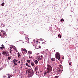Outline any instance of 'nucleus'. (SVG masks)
<instances>
[{"instance_id": "393cba45", "label": "nucleus", "mask_w": 78, "mask_h": 78, "mask_svg": "<svg viewBox=\"0 0 78 78\" xmlns=\"http://www.w3.org/2000/svg\"><path fill=\"white\" fill-rule=\"evenodd\" d=\"M59 67H60V68H61V67H62V65H60L59 66Z\"/></svg>"}, {"instance_id": "f704fd0d", "label": "nucleus", "mask_w": 78, "mask_h": 78, "mask_svg": "<svg viewBox=\"0 0 78 78\" xmlns=\"http://www.w3.org/2000/svg\"><path fill=\"white\" fill-rule=\"evenodd\" d=\"M47 74V72H45V73H44V75H46V74Z\"/></svg>"}, {"instance_id": "f03ea898", "label": "nucleus", "mask_w": 78, "mask_h": 78, "mask_svg": "<svg viewBox=\"0 0 78 78\" xmlns=\"http://www.w3.org/2000/svg\"><path fill=\"white\" fill-rule=\"evenodd\" d=\"M47 69L48 71L47 73H49L52 70V67L51 66V65H49V64H48L47 65Z\"/></svg>"}, {"instance_id": "a19ab883", "label": "nucleus", "mask_w": 78, "mask_h": 78, "mask_svg": "<svg viewBox=\"0 0 78 78\" xmlns=\"http://www.w3.org/2000/svg\"><path fill=\"white\" fill-rule=\"evenodd\" d=\"M5 77H6V76H3V78H5Z\"/></svg>"}, {"instance_id": "a878e982", "label": "nucleus", "mask_w": 78, "mask_h": 78, "mask_svg": "<svg viewBox=\"0 0 78 78\" xmlns=\"http://www.w3.org/2000/svg\"><path fill=\"white\" fill-rule=\"evenodd\" d=\"M1 33H4V30H1Z\"/></svg>"}, {"instance_id": "412c9836", "label": "nucleus", "mask_w": 78, "mask_h": 78, "mask_svg": "<svg viewBox=\"0 0 78 78\" xmlns=\"http://www.w3.org/2000/svg\"><path fill=\"white\" fill-rule=\"evenodd\" d=\"M27 62H28V63H30V60H27Z\"/></svg>"}, {"instance_id": "f257e3e1", "label": "nucleus", "mask_w": 78, "mask_h": 78, "mask_svg": "<svg viewBox=\"0 0 78 78\" xmlns=\"http://www.w3.org/2000/svg\"><path fill=\"white\" fill-rule=\"evenodd\" d=\"M27 71L30 73L28 76V77H31L34 75V71L32 69H28L27 70Z\"/></svg>"}, {"instance_id": "f8f14e48", "label": "nucleus", "mask_w": 78, "mask_h": 78, "mask_svg": "<svg viewBox=\"0 0 78 78\" xmlns=\"http://www.w3.org/2000/svg\"><path fill=\"white\" fill-rule=\"evenodd\" d=\"M34 62L35 64H37V63H38V62L37 60L34 61Z\"/></svg>"}, {"instance_id": "a211bd4d", "label": "nucleus", "mask_w": 78, "mask_h": 78, "mask_svg": "<svg viewBox=\"0 0 78 78\" xmlns=\"http://www.w3.org/2000/svg\"><path fill=\"white\" fill-rule=\"evenodd\" d=\"M12 47L15 50H16V47L15 46H13Z\"/></svg>"}, {"instance_id": "37998d69", "label": "nucleus", "mask_w": 78, "mask_h": 78, "mask_svg": "<svg viewBox=\"0 0 78 78\" xmlns=\"http://www.w3.org/2000/svg\"><path fill=\"white\" fill-rule=\"evenodd\" d=\"M2 68H0V70H2Z\"/></svg>"}, {"instance_id": "39448f33", "label": "nucleus", "mask_w": 78, "mask_h": 78, "mask_svg": "<svg viewBox=\"0 0 78 78\" xmlns=\"http://www.w3.org/2000/svg\"><path fill=\"white\" fill-rule=\"evenodd\" d=\"M37 59H38V61H39V60H41V59H42V58H43V56L41 55L37 57Z\"/></svg>"}, {"instance_id": "a18cd8bd", "label": "nucleus", "mask_w": 78, "mask_h": 78, "mask_svg": "<svg viewBox=\"0 0 78 78\" xmlns=\"http://www.w3.org/2000/svg\"><path fill=\"white\" fill-rule=\"evenodd\" d=\"M7 56H9V54H8L7 55Z\"/></svg>"}, {"instance_id": "bb28decb", "label": "nucleus", "mask_w": 78, "mask_h": 78, "mask_svg": "<svg viewBox=\"0 0 78 78\" xmlns=\"http://www.w3.org/2000/svg\"><path fill=\"white\" fill-rule=\"evenodd\" d=\"M10 53H11L12 51V50H11V49H10Z\"/></svg>"}, {"instance_id": "7c9ffc66", "label": "nucleus", "mask_w": 78, "mask_h": 78, "mask_svg": "<svg viewBox=\"0 0 78 78\" xmlns=\"http://www.w3.org/2000/svg\"><path fill=\"white\" fill-rule=\"evenodd\" d=\"M25 52H26V53H27V50L26 49V50H25V51H24Z\"/></svg>"}, {"instance_id": "aec40b11", "label": "nucleus", "mask_w": 78, "mask_h": 78, "mask_svg": "<svg viewBox=\"0 0 78 78\" xmlns=\"http://www.w3.org/2000/svg\"><path fill=\"white\" fill-rule=\"evenodd\" d=\"M26 39L27 40L26 41H28V40H29V38H28V37H26Z\"/></svg>"}, {"instance_id": "9b49d317", "label": "nucleus", "mask_w": 78, "mask_h": 78, "mask_svg": "<svg viewBox=\"0 0 78 78\" xmlns=\"http://www.w3.org/2000/svg\"><path fill=\"white\" fill-rule=\"evenodd\" d=\"M21 56V55L20 54V53L19 52L18 53V57H20Z\"/></svg>"}, {"instance_id": "0eeeda50", "label": "nucleus", "mask_w": 78, "mask_h": 78, "mask_svg": "<svg viewBox=\"0 0 78 78\" xmlns=\"http://www.w3.org/2000/svg\"><path fill=\"white\" fill-rule=\"evenodd\" d=\"M35 70L36 72V73H37V70H38V68H37V66H36L35 68Z\"/></svg>"}, {"instance_id": "e433bc0d", "label": "nucleus", "mask_w": 78, "mask_h": 78, "mask_svg": "<svg viewBox=\"0 0 78 78\" xmlns=\"http://www.w3.org/2000/svg\"><path fill=\"white\" fill-rule=\"evenodd\" d=\"M14 64H15V66H16H16H17V63H15Z\"/></svg>"}, {"instance_id": "20e7f679", "label": "nucleus", "mask_w": 78, "mask_h": 78, "mask_svg": "<svg viewBox=\"0 0 78 78\" xmlns=\"http://www.w3.org/2000/svg\"><path fill=\"white\" fill-rule=\"evenodd\" d=\"M9 53L8 51H4L2 52V54H3L4 55H5L6 56Z\"/></svg>"}, {"instance_id": "c9c22d12", "label": "nucleus", "mask_w": 78, "mask_h": 78, "mask_svg": "<svg viewBox=\"0 0 78 78\" xmlns=\"http://www.w3.org/2000/svg\"><path fill=\"white\" fill-rule=\"evenodd\" d=\"M12 48H13L12 47H10V48L11 49H12Z\"/></svg>"}, {"instance_id": "4c0bfd02", "label": "nucleus", "mask_w": 78, "mask_h": 78, "mask_svg": "<svg viewBox=\"0 0 78 78\" xmlns=\"http://www.w3.org/2000/svg\"><path fill=\"white\" fill-rule=\"evenodd\" d=\"M69 65H71V64H72L70 63H69Z\"/></svg>"}, {"instance_id": "1a4fd4ad", "label": "nucleus", "mask_w": 78, "mask_h": 78, "mask_svg": "<svg viewBox=\"0 0 78 78\" xmlns=\"http://www.w3.org/2000/svg\"><path fill=\"white\" fill-rule=\"evenodd\" d=\"M31 64L32 66H34V62H33V61L31 62Z\"/></svg>"}, {"instance_id": "5701e85b", "label": "nucleus", "mask_w": 78, "mask_h": 78, "mask_svg": "<svg viewBox=\"0 0 78 78\" xmlns=\"http://www.w3.org/2000/svg\"><path fill=\"white\" fill-rule=\"evenodd\" d=\"M61 22H64V20L63 19H62L61 20Z\"/></svg>"}, {"instance_id": "7ed1b4c3", "label": "nucleus", "mask_w": 78, "mask_h": 78, "mask_svg": "<svg viewBox=\"0 0 78 78\" xmlns=\"http://www.w3.org/2000/svg\"><path fill=\"white\" fill-rule=\"evenodd\" d=\"M56 59L59 60L60 59V54L59 52H56L55 55Z\"/></svg>"}, {"instance_id": "6e6552de", "label": "nucleus", "mask_w": 78, "mask_h": 78, "mask_svg": "<svg viewBox=\"0 0 78 78\" xmlns=\"http://www.w3.org/2000/svg\"><path fill=\"white\" fill-rule=\"evenodd\" d=\"M0 36L1 37H3V38H4L5 37V36H5V35H4L3 36V35H2V34H0Z\"/></svg>"}, {"instance_id": "f3484780", "label": "nucleus", "mask_w": 78, "mask_h": 78, "mask_svg": "<svg viewBox=\"0 0 78 78\" xmlns=\"http://www.w3.org/2000/svg\"><path fill=\"white\" fill-rule=\"evenodd\" d=\"M4 5H5V3L4 2L2 3L1 4L2 6H4Z\"/></svg>"}, {"instance_id": "58836bf2", "label": "nucleus", "mask_w": 78, "mask_h": 78, "mask_svg": "<svg viewBox=\"0 0 78 78\" xmlns=\"http://www.w3.org/2000/svg\"><path fill=\"white\" fill-rule=\"evenodd\" d=\"M26 50V49H23V51H25Z\"/></svg>"}, {"instance_id": "473e14b6", "label": "nucleus", "mask_w": 78, "mask_h": 78, "mask_svg": "<svg viewBox=\"0 0 78 78\" xmlns=\"http://www.w3.org/2000/svg\"><path fill=\"white\" fill-rule=\"evenodd\" d=\"M20 68H22V66L21 65H20Z\"/></svg>"}, {"instance_id": "ddd939ff", "label": "nucleus", "mask_w": 78, "mask_h": 78, "mask_svg": "<svg viewBox=\"0 0 78 78\" xmlns=\"http://www.w3.org/2000/svg\"><path fill=\"white\" fill-rule=\"evenodd\" d=\"M26 65L27 67H30V66L27 63H26Z\"/></svg>"}, {"instance_id": "79ce46f5", "label": "nucleus", "mask_w": 78, "mask_h": 78, "mask_svg": "<svg viewBox=\"0 0 78 78\" xmlns=\"http://www.w3.org/2000/svg\"><path fill=\"white\" fill-rule=\"evenodd\" d=\"M62 59H64V57H62Z\"/></svg>"}, {"instance_id": "4468645a", "label": "nucleus", "mask_w": 78, "mask_h": 78, "mask_svg": "<svg viewBox=\"0 0 78 78\" xmlns=\"http://www.w3.org/2000/svg\"><path fill=\"white\" fill-rule=\"evenodd\" d=\"M28 53H29V55H31V54H32V51H28Z\"/></svg>"}, {"instance_id": "49530a36", "label": "nucleus", "mask_w": 78, "mask_h": 78, "mask_svg": "<svg viewBox=\"0 0 78 78\" xmlns=\"http://www.w3.org/2000/svg\"><path fill=\"white\" fill-rule=\"evenodd\" d=\"M1 55V54H0V55Z\"/></svg>"}, {"instance_id": "9d476101", "label": "nucleus", "mask_w": 78, "mask_h": 78, "mask_svg": "<svg viewBox=\"0 0 78 78\" xmlns=\"http://www.w3.org/2000/svg\"><path fill=\"white\" fill-rule=\"evenodd\" d=\"M62 36L60 34H58V37H59V38H61Z\"/></svg>"}, {"instance_id": "2eb2a0df", "label": "nucleus", "mask_w": 78, "mask_h": 78, "mask_svg": "<svg viewBox=\"0 0 78 78\" xmlns=\"http://www.w3.org/2000/svg\"><path fill=\"white\" fill-rule=\"evenodd\" d=\"M51 61H55V58H52L51 59Z\"/></svg>"}, {"instance_id": "6ab92c4d", "label": "nucleus", "mask_w": 78, "mask_h": 78, "mask_svg": "<svg viewBox=\"0 0 78 78\" xmlns=\"http://www.w3.org/2000/svg\"><path fill=\"white\" fill-rule=\"evenodd\" d=\"M8 76L9 78H11V75L10 74H8Z\"/></svg>"}, {"instance_id": "c85d7f7f", "label": "nucleus", "mask_w": 78, "mask_h": 78, "mask_svg": "<svg viewBox=\"0 0 78 78\" xmlns=\"http://www.w3.org/2000/svg\"><path fill=\"white\" fill-rule=\"evenodd\" d=\"M0 49H1V50H3V48H2V47H1L0 48Z\"/></svg>"}, {"instance_id": "c03bdc74", "label": "nucleus", "mask_w": 78, "mask_h": 78, "mask_svg": "<svg viewBox=\"0 0 78 78\" xmlns=\"http://www.w3.org/2000/svg\"><path fill=\"white\" fill-rule=\"evenodd\" d=\"M20 61H19L18 63H20Z\"/></svg>"}, {"instance_id": "423d86ee", "label": "nucleus", "mask_w": 78, "mask_h": 78, "mask_svg": "<svg viewBox=\"0 0 78 78\" xmlns=\"http://www.w3.org/2000/svg\"><path fill=\"white\" fill-rule=\"evenodd\" d=\"M62 70L60 69L59 68H58L57 69V72H61Z\"/></svg>"}, {"instance_id": "cd10ccee", "label": "nucleus", "mask_w": 78, "mask_h": 78, "mask_svg": "<svg viewBox=\"0 0 78 78\" xmlns=\"http://www.w3.org/2000/svg\"><path fill=\"white\" fill-rule=\"evenodd\" d=\"M15 62H17V61H18V60H17L16 59H14V60Z\"/></svg>"}, {"instance_id": "2f4dec72", "label": "nucleus", "mask_w": 78, "mask_h": 78, "mask_svg": "<svg viewBox=\"0 0 78 78\" xmlns=\"http://www.w3.org/2000/svg\"><path fill=\"white\" fill-rule=\"evenodd\" d=\"M13 62L14 63V64H15L16 63L14 61V60L13 61Z\"/></svg>"}, {"instance_id": "4be33fe9", "label": "nucleus", "mask_w": 78, "mask_h": 78, "mask_svg": "<svg viewBox=\"0 0 78 78\" xmlns=\"http://www.w3.org/2000/svg\"><path fill=\"white\" fill-rule=\"evenodd\" d=\"M1 46L2 48H5V46H4V45H3V44H2Z\"/></svg>"}, {"instance_id": "72a5a7b5", "label": "nucleus", "mask_w": 78, "mask_h": 78, "mask_svg": "<svg viewBox=\"0 0 78 78\" xmlns=\"http://www.w3.org/2000/svg\"><path fill=\"white\" fill-rule=\"evenodd\" d=\"M39 48H41V46H39Z\"/></svg>"}, {"instance_id": "dca6fc26", "label": "nucleus", "mask_w": 78, "mask_h": 78, "mask_svg": "<svg viewBox=\"0 0 78 78\" xmlns=\"http://www.w3.org/2000/svg\"><path fill=\"white\" fill-rule=\"evenodd\" d=\"M4 35H5V36H7V35L6 34V33L5 32L3 33V36Z\"/></svg>"}, {"instance_id": "ea45409f", "label": "nucleus", "mask_w": 78, "mask_h": 78, "mask_svg": "<svg viewBox=\"0 0 78 78\" xmlns=\"http://www.w3.org/2000/svg\"><path fill=\"white\" fill-rule=\"evenodd\" d=\"M29 58H32V57H30V55L29 56Z\"/></svg>"}, {"instance_id": "c756f323", "label": "nucleus", "mask_w": 78, "mask_h": 78, "mask_svg": "<svg viewBox=\"0 0 78 78\" xmlns=\"http://www.w3.org/2000/svg\"><path fill=\"white\" fill-rule=\"evenodd\" d=\"M55 78H58V76H55Z\"/></svg>"}, {"instance_id": "b1692460", "label": "nucleus", "mask_w": 78, "mask_h": 78, "mask_svg": "<svg viewBox=\"0 0 78 78\" xmlns=\"http://www.w3.org/2000/svg\"><path fill=\"white\" fill-rule=\"evenodd\" d=\"M8 59H9V60H10V59H11V57H8Z\"/></svg>"}]
</instances>
